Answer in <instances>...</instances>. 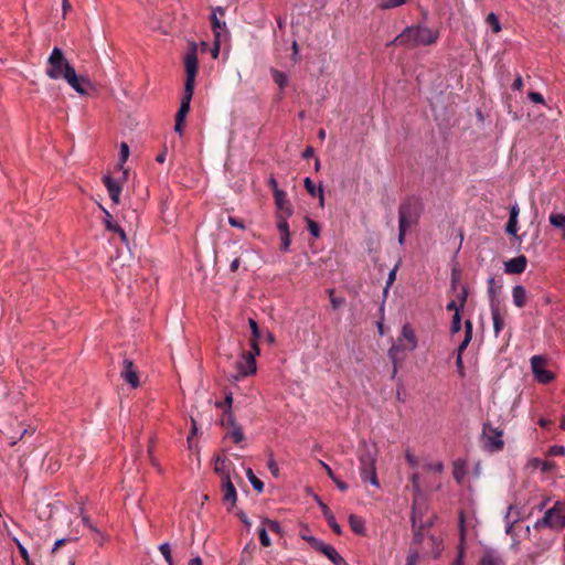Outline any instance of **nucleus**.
I'll use <instances>...</instances> for the list:
<instances>
[{
  "label": "nucleus",
  "mask_w": 565,
  "mask_h": 565,
  "mask_svg": "<svg viewBox=\"0 0 565 565\" xmlns=\"http://www.w3.org/2000/svg\"><path fill=\"white\" fill-rule=\"evenodd\" d=\"M461 330V317L459 312H456L451 321V332L457 333Z\"/></svg>",
  "instance_id": "nucleus-47"
},
{
  "label": "nucleus",
  "mask_w": 565,
  "mask_h": 565,
  "mask_svg": "<svg viewBox=\"0 0 565 565\" xmlns=\"http://www.w3.org/2000/svg\"><path fill=\"white\" fill-rule=\"evenodd\" d=\"M211 24L213 28L214 36L218 39L221 36L220 30L225 26V23H221V21L216 18L215 14L211 18Z\"/></svg>",
  "instance_id": "nucleus-41"
},
{
  "label": "nucleus",
  "mask_w": 565,
  "mask_h": 565,
  "mask_svg": "<svg viewBox=\"0 0 565 565\" xmlns=\"http://www.w3.org/2000/svg\"><path fill=\"white\" fill-rule=\"evenodd\" d=\"M280 241H281L280 249L282 252H288L289 246H290V233L280 234Z\"/></svg>",
  "instance_id": "nucleus-54"
},
{
  "label": "nucleus",
  "mask_w": 565,
  "mask_h": 565,
  "mask_svg": "<svg viewBox=\"0 0 565 565\" xmlns=\"http://www.w3.org/2000/svg\"><path fill=\"white\" fill-rule=\"evenodd\" d=\"M103 182L107 188L108 194L114 203L118 204L120 202L121 194V185L120 182L114 180L110 175H104Z\"/></svg>",
  "instance_id": "nucleus-14"
},
{
  "label": "nucleus",
  "mask_w": 565,
  "mask_h": 565,
  "mask_svg": "<svg viewBox=\"0 0 565 565\" xmlns=\"http://www.w3.org/2000/svg\"><path fill=\"white\" fill-rule=\"evenodd\" d=\"M490 310H491V317H492V321H493V330H494L495 335H498L504 327V321H503L502 317L500 316L499 306L494 300H492L490 303Z\"/></svg>",
  "instance_id": "nucleus-19"
},
{
  "label": "nucleus",
  "mask_w": 565,
  "mask_h": 565,
  "mask_svg": "<svg viewBox=\"0 0 565 565\" xmlns=\"http://www.w3.org/2000/svg\"><path fill=\"white\" fill-rule=\"evenodd\" d=\"M193 92L194 90H185L184 89V94H183V97L181 99L180 108H179V110H178V113L175 115V120L184 121L185 116L190 111V103H191V99H192V96H193Z\"/></svg>",
  "instance_id": "nucleus-17"
},
{
  "label": "nucleus",
  "mask_w": 565,
  "mask_h": 565,
  "mask_svg": "<svg viewBox=\"0 0 565 565\" xmlns=\"http://www.w3.org/2000/svg\"><path fill=\"white\" fill-rule=\"evenodd\" d=\"M467 297H468V290L465 286H462L461 288V292L459 295V300H460V307H463L465 306V302L467 300Z\"/></svg>",
  "instance_id": "nucleus-63"
},
{
  "label": "nucleus",
  "mask_w": 565,
  "mask_h": 565,
  "mask_svg": "<svg viewBox=\"0 0 565 565\" xmlns=\"http://www.w3.org/2000/svg\"><path fill=\"white\" fill-rule=\"evenodd\" d=\"M452 475L455 480L462 484L467 475L466 461H455Z\"/></svg>",
  "instance_id": "nucleus-27"
},
{
  "label": "nucleus",
  "mask_w": 565,
  "mask_h": 565,
  "mask_svg": "<svg viewBox=\"0 0 565 565\" xmlns=\"http://www.w3.org/2000/svg\"><path fill=\"white\" fill-rule=\"evenodd\" d=\"M522 87H523V79H522L521 75H518L512 84V88L520 90V89H522Z\"/></svg>",
  "instance_id": "nucleus-62"
},
{
  "label": "nucleus",
  "mask_w": 565,
  "mask_h": 565,
  "mask_svg": "<svg viewBox=\"0 0 565 565\" xmlns=\"http://www.w3.org/2000/svg\"><path fill=\"white\" fill-rule=\"evenodd\" d=\"M527 97L531 102L533 103H536V104H544L545 100H544V97L541 93H537V92H530L527 94Z\"/></svg>",
  "instance_id": "nucleus-55"
},
{
  "label": "nucleus",
  "mask_w": 565,
  "mask_h": 565,
  "mask_svg": "<svg viewBox=\"0 0 565 565\" xmlns=\"http://www.w3.org/2000/svg\"><path fill=\"white\" fill-rule=\"evenodd\" d=\"M548 222L553 227L563 231V238L565 239V214L551 213L548 216Z\"/></svg>",
  "instance_id": "nucleus-28"
},
{
  "label": "nucleus",
  "mask_w": 565,
  "mask_h": 565,
  "mask_svg": "<svg viewBox=\"0 0 565 565\" xmlns=\"http://www.w3.org/2000/svg\"><path fill=\"white\" fill-rule=\"evenodd\" d=\"M439 38L438 31L430 28L417 25L406 28L399 35H397L393 44L405 45L415 47L418 45H431Z\"/></svg>",
  "instance_id": "nucleus-2"
},
{
  "label": "nucleus",
  "mask_w": 565,
  "mask_h": 565,
  "mask_svg": "<svg viewBox=\"0 0 565 565\" xmlns=\"http://www.w3.org/2000/svg\"><path fill=\"white\" fill-rule=\"evenodd\" d=\"M305 189L311 196H317L318 188L315 185L313 181L310 178H306L303 181Z\"/></svg>",
  "instance_id": "nucleus-44"
},
{
  "label": "nucleus",
  "mask_w": 565,
  "mask_h": 565,
  "mask_svg": "<svg viewBox=\"0 0 565 565\" xmlns=\"http://www.w3.org/2000/svg\"><path fill=\"white\" fill-rule=\"evenodd\" d=\"M120 376L127 383H129L131 385V387L136 388L139 386V377H138L137 371H136L131 360H129V359L124 360Z\"/></svg>",
  "instance_id": "nucleus-13"
},
{
  "label": "nucleus",
  "mask_w": 565,
  "mask_h": 565,
  "mask_svg": "<svg viewBox=\"0 0 565 565\" xmlns=\"http://www.w3.org/2000/svg\"><path fill=\"white\" fill-rule=\"evenodd\" d=\"M460 308V305L458 306L455 300H451L446 307L448 311H454L455 313L459 312Z\"/></svg>",
  "instance_id": "nucleus-64"
},
{
  "label": "nucleus",
  "mask_w": 565,
  "mask_h": 565,
  "mask_svg": "<svg viewBox=\"0 0 565 565\" xmlns=\"http://www.w3.org/2000/svg\"><path fill=\"white\" fill-rule=\"evenodd\" d=\"M290 216H277V228L280 234H288L289 232V225H288V218Z\"/></svg>",
  "instance_id": "nucleus-36"
},
{
  "label": "nucleus",
  "mask_w": 565,
  "mask_h": 565,
  "mask_svg": "<svg viewBox=\"0 0 565 565\" xmlns=\"http://www.w3.org/2000/svg\"><path fill=\"white\" fill-rule=\"evenodd\" d=\"M547 455L548 456H565V447L563 446H552L550 447L548 451H547Z\"/></svg>",
  "instance_id": "nucleus-53"
},
{
  "label": "nucleus",
  "mask_w": 565,
  "mask_h": 565,
  "mask_svg": "<svg viewBox=\"0 0 565 565\" xmlns=\"http://www.w3.org/2000/svg\"><path fill=\"white\" fill-rule=\"evenodd\" d=\"M104 224L107 231L114 232L119 225L113 221V216L109 212L105 211Z\"/></svg>",
  "instance_id": "nucleus-46"
},
{
  "label": "nucleus",
  "mask_w": 565,
  "mask_h": 565,
  "mask_svg": "<svg viewBox=\"0 0 565 565\" xmlns=\"http://www.w3.org/2000/svg\"><path fill=\"white\" fill-rule=\"evenodd\" d=\"M222 425L231 427V431L227 435L232 438L235 444H239L244 439L242 429L235 424L234 415L232 411H224L222 417Z\"/></svg>",
  "instance_id": "nucleus-9"
},
{
  "label": "nucleus",
  "mask_w": 565,
  "mask_h": 565,
  "mask_svg": "<svg viewBox=\"0 0 565 565\" xmlns=\"http://www.w3.org/2000/svg\"><path fill=\"white\" fill-rule=\"evenodd\" d=\"M503 561L494 555L492 550H486L480 558L479 565H502Z\"/></svg>",
  "instance_id": "nucleus-24"
},
{
  "label": "nucleus",
  "mask_w": 565,
  "mask_h": 565,
  "mask_svg": "<svg viewBox=\"0 0 565 565\" xmlns=\"http://www.w3.org/2000/svg\"><path fill=\"white\" fill-rule=\"evenodd\" d=\"M268 185L270 186V189L273 190V193H274V196H276V191H281L279 188H278V183H277V180L271 177L269 180H268Z\"/></svg>",
  "instance_id": "nucleus-61"
},
{
  "label": "nucleus",
  "mask_w": 565,
  "mask_h": 565,
  "mask_svg": "<svg viewBox=\"0 0 565 565\" xmlns=\"http://www.w3.org/2000/svg\"><path fill=\"white\" fill-rule=\"evenodd\" d=\"M246 475H247V478L248 480L250 481L253 488L258 492L260 493L263 490H264V483L262 480H259L252 468H247L246 470Z\"/></svg>",
  "instance_id": "nucleus-32"
},
{
  "label": "nucleus",
  "mask_w": 565,
  "mask_h": 565,
  "mask_svg": "<svg viewBox=\"0 0 565 565\" xmlns=\"http://www.w3.org/2000/svg\"><path fill=\"white\" fill-rule=\"evenodd\" d=\"M487 23L489 24V26L491 28V30L494 33H499L501 31L500 21H499L498 17L494 13L488 14Z\"/></svg>",
  "instance_id": "nucleus-34"
},
{
  "label": "nucleus",
  "mask_w": 565,
  "mask_h": 565,
  "mask_svg": "<svg viewBox=\"0 0 565 565\" xmlns=\"http://www.w3.org/2000/svg\"><path fill=\"white\" fill-rule=\"evenodd\" d=\"M419 216V203L416 199H407L398 209V242L403 244L406 232L416 224Z\"/></svg>",
  "instance_id": "nucleus-3"
},
{
  "label": "nucleus",
  "mask_w": 565,
  "mask_h": 565,
  "mask_svg": "<svg viewBox=\"0 0 565 565\" xmlns=\"http://www.w3.org/2000/svg\"><path fill=\"white\" fill-rule=\"evenodd\" d=\"M456 366H457L460 375L463 376L465 372H463V363H462V355L461 354H457Z\"/></svg>",
  "instance_id": "nucleus-60"
},
{
  "label": "nucleus",
  "mask_w": 565,
  "mask_h": 565,
  "mask_svg": "<svg viewBox=\"0 0 565 565\" xmlns=\"http://www.w3.org/2000/svg\"><path fill=\"white\" fill-rule=\"evenodd\" d=\"M318 552L324 554L334 565L347 564L343 557L331 545L323 544Z\"/></svg>",
  "instance_id": "nucleus-23"
},
{
  "label": "nucleus",
  "mask_w": 565,
  "mask_h": 565,
  "mask_svg": "<svg viewBox=\"0 0 565 565\" xmlns=\"http://www.w3.org/2000/svg\"><path fill=\"white\" fill-rule=\"evenodd\" d=\"M213 470L221 479L231 476V468L226 465V461H215Z\"/></svg>",
  "instance_id": "nucleus-31"
},
{
  "label": "nucleus",
  "mask_w": 565,
  "mask_h": 565,
  "mask_svg": "<svg viewBox=\"0 0 565 565\" xmlns=\"http://www.w3.org/2000/svg\"><path fill=\"white\" fill-rule=\"evenodd\" d=\"M411 519H412L413 529L418 527L419 526L418 521H420V515L417 513L415 507H413Z\"/></svg>",
  "instance_id": "nucleus-58"
},
{
  "label": "nucleus",
  "mask_w": 565,
  "mask_h": 565,
  "mask_svg": "<svg viewBox=\"0 0 565 565\" xmlns=\"http://www.w3.org/2000/svg\"><path fill=\"white\" fill-rule=\"evenodd\" d=\"M249 327L252 330V339H258L259 338V328L257 322L254 319H249Z\"/></svg>",
  "instance_id": "nucleus-56"
},
{
  "label": "nucleus",
  "mask_w": 565,
  "mask_h": 565,
  "mask_svg": "<svg viewBox=\"0 0 565 565\" xmlns=\"http://www.w3.org/2000/svg\"><path fill=\"white\" fill-rule=\"evenodd\" d=\"M402 335L405 340V344H403V348L405 350H414L417 347L416 335L414 333V330L408 326H404L402 329Z\"/></svg>",
  "instance_id": "nucleus-22"
},
{
  "label": "nucleus",
  "mask_w": 565,
  "mask_h": 565,
  "mask_svg": "<svg viewBox=\"0 0 565 565\" xmlns=\"http://www.w3.org/2000/svg\"><path fill=\"white\" fill-rule=\"evenodd\" d=\"M300 536L302 540L308 542L311 545V547H313L316 551H319L324 544L323 542L319 541L312 535L301 534Z\"/></svg>",
  "instance_id": "nucleus-40"
},
{
  "label": "nucleus",
  "mask_w": 565,
  "mask_h": 565,
  "mask_svg": "<svg viewBox=\"0 0 565 565\" xmlns=\"http://www.w3.org/2000/svg\"><path fill=\"white\" fill-rule=\"evenodd\" d=\"M563 505L559 502H556L553 508L548 509L543 519L542 523L555 529L562 530L565 527V514L562 512Z\"/></svg>",
  "instance_id": "nucleus-5"
},
{
  "label": "nucleus",
  "mask_w": 565,
  "mask_h": 565,
  "mask_svg": "<svg viewBox=\"0 0 565 565\" xmlns=\"http://www.w3.org/2000/svg\"><path fill=\"white\" fill-rule=\"evenodd\" d=\"M221 490L223 492V502L230 503L231 508H234L237 502V493L235 486L232 481V476H225L222 478Z\"/></svg>",
  "instance_id": "nucleus-10"
},
{
  "label": "nucleus",
  "mask_w": 565,
  "mask_h": 565,
  "mask_svg": "<svg viewBox=\"0 0 565 565\" xmlns=\"http://www.w3.org/2000/svg\"><path fill=\"white\" fill-rule=\"evenodd\" d=\"M275 204L277 207L276 216H291L294 207L287 198L285 191H276Z\"/></svg>",
  "instance_id": "nucleus-11"
},
{
  "label": "nucleus",
  "mask_w": 565,
  "mask_h": 565,
  "mask_svg": "<svg viewBox=\"0 0 565 565\" xmlns=\"http://www.w3.org/2000/svg\"><path fill=\"white\" fill-rule=\"evenodd\" d=\"M15 542H17L20 555L23 558V561L25 562V565H34L29 556L28 550L18 540H15Z\"/></svg>",
  "instance_id": "nucleus-45"
},
{
  "label": "nucleus",
  "mask_w": 565,
  "mask_h": 565,
  "mask_svg": "<svg viewBox=\"0 0 565 565\" xmlns=\"http://www.w3.org/2000/svg\"><path fill=\"white\" fill-rule=\"evenodd\" d=\"M228 223L234 226V227H237L239 230H244L245 228V224L243 222V220H239L237 217H234V216H230L228 217Z\"/></svg>",
  "instance_id": "nucleus-57"
},
{
  "label": "nucleus",
  "mask_w": 565,
  "mask_h": 565,
  "mask_svg": "<svg viewBox=\"0 0 565 565\" xmlns=\"http://www.w3.org/2000/svg\"><path fill=\"white\" fill-rule=\"evenodd\" d=\"M316 501L318 502L326 520L328 521L330 527L333 530V532L338 535H340L342 533L341 531V526L338 524V522L335 521V518L333 515V513L331 512V510L328 508V505L326 503H323L320 498L318 495H316Z\"/></svg>",
  "instance_id": "nucleus-16"
},
{
  "label": "nucleus",
  "mask_w": 565,
  "mask_h": 565,
  "mask_svg": "<svg viewBox=\"0 0 565 565\" xmlns=\"http://www.w3.org/2000/svg\"><path fill=\"white\" fill-rule=\"evenodd\" d=\"M79 513L82 515L83 523L87 525L88 529L92 530L93 532L99 533L98 529L90 522L89 518L84 514V502H81Z\"/></svg>",
  "instance_id": "nucleus-42"
},
{
  "label": "nucleus",
  "mask_w": 565,
  "mask_h": 565,
  "mask_svg": "<svg viewBox=\"0 0 565 565\" xmlns=\"http://www.w3.org/2000/svg\"><path fill=\"white\" fill-rule=\"evenodd\" d=\"M328 292H329V297H330V303L333 309H338L344 305V302H345L344 298L335 297L333 289H329Z\"/></svg>",
  "instance_id": "nucleus-37"
},
{
  "label": "nucleus",
  "mask_w": 565,
  "mask_h": 565,
  "mask_svg": "<svg viewBox=\"0 0 565 565\" xmlns=\"http://www.w3.org/2000/svg\"><path fill=\"white\" fill-rule=\"evenodd\" d=\"M263 523L266 524L271 532L282 535V529L278 521L264 519Z\"/></svg>",
  "instance_id": "nucleus-39"
},
{
  "label": "nucleus",
  "mask_w": 565,
  "mask_h": 565,
  "mask_svg": "<svg viewBox=\"0 0 565 565\" xmlns=\"http://www.w3.org/2000/svg\"><path fill=\"white\" fill-rule=\"evenodd\" d=\"M424 527H425V525L420 522L418 527L413 529L414 530V543H416V544H422L423 543V540H424L423 530H424Z\"/></svg>",
  "instance_id": "nucleus-48"
},
{
  "label": "nucleus",
  "mask_w": 565,
  "mask_h": 565,
  "mask_svg": "<svg viewBox=\"0 0 565 565\" xmlns=\"http://www.w3.org/2000/svg\"><path fill=\"white\" fill-rule=\"evenodd\" d=\"M159 550H160L161 554L163 555L164 559L167 561L168 565H173L171 547H170L169 543H162L159 546Z\"/></svg>",
  "instance_id": "nucleus-38"
},
{
  "label": "nucleus",
  "mask_w": 565,
  "mask_h": 565,
  "mask_svg": "<svg viewBox=\"0 0 565 565\" xmlns=\"http://www.w3.org/2000/svg\"><path fill=\"white\" fill-rule=\"evenodd\" d=\"M238 374L234 376L235 380L248 376L256 372V361L253 353H243L242 359L236 362Z\"/></svg>",
  "instance_id": "nucleus-8"
},
{
  "label": "nucleus",
  "mask_w": 565,
  "mask_h": 565,
  "mask_svg": "<svg viewBox=\"0 0 565 565\" xmlns=\"http://www.w3.org/2000/svg\"><path fill=\"white\" fill-rule=\"evenodd\" d=\"M184 67L186 73L184 89L194 90L195 77L198 74V56L195 43L191 44V47L184 57Z\"/></svg>",
  "instance_id": "nucleus-4"
},
{
  "label": "nucleus",
  "mask_w": 565,
  "mask_h": 565,
  "mask_svg": "<svg viewBox=\"0 0 565 565\" xmlns=\"http://www.w3.org/2000/svg\"><path fill=\"white\" fill-rule=\"evenodd\" d=\"M406 0H384L381 4L383 9H392L402 6Z\"/></svg>",
  "instance_id": "nucleus-51"
},
{
  "label": "nucleus",
  "mask_w": 565,
  "mask_h": 565,
  "mask_svg": "<svg viewBox=\"0 0 565 565\" xmlns=\"http://www.w3.org/2000/svg\"><path fill=\"white\" fill-rule=\"evenodd\" d=\"M529 467L540 469L543 473L551 472L555 469L554 461H531Z\"/></svg>",
  "instance_id": "nucleus-29"
},
{
  "label": "nucleus",
  "mask_w": 565,
  "mask_h": 565,
  "mask_svg": "<svg viewBox=\"0 0 565 565\" xmlns=\"http://www.w3.org/2000/svg\"><path fill=\"white\" fill-rule=\"evenodd\" d=\"M546 360L542 355H533L531 358V369L535 379L542 383L547 384L554 380V374L545 369Z\"/></svg>",
  "instance_id": "nucleus-6"
},
{
  "label": "nucleus",
  "mask_w": 565,
  "mask_h": 565,
  "mask_svg": "<svg viewBox=\"0 0 565 565\" xmlns=\"http://www.w3.org/2000/svg\"><path fill=\"white\" fill-rule=\"evenodd\" d=\"M233 404L232 393L226 394L224 402L216 403V406L224 408V411H231Z\"/></svg>",
  "instance_id": "nucleus-50"
},
{
  "label": "nucleus",
  "mask_w": 565,
  "mask_h": 565,
  "mask_svg": "<svg viewBox=\"0 0 565 565\" xmlns=\"http://www.w3.org/2000/svg\"><path fill=\"white\" fill-rule=\"evenodd\" d=\"M513 303L518 308H523L526 305L527 292L521 285H516L512 289Z\"/></svg>",
  "instance_id": "nucleus-21"
},
{
  "label": "nucleus",
  "mask_w": 565,
  "mask_h": 565,
  "mask_svg": "<svg viewBox=\"0 0 565 565\" xmlns=\"http://www.w3.org/2000/svg\"><path fill=\"white\" fill-rule=\"evenodd\" d=\"M349 524L354 533H356L358 535H365L364 521L360 516L355 514H350Z\"/></svg>",
  "instance_id": "nucleus-25"
},
{
  "label": "nucleus",
  "mask_w": 565,
  "mask_h": 565,
  "mask_svg": "<svg viewBox=\"0 0 565 565\" xmlns=\"http://www.w3.org/2000/svg\"><path fill=\"white\" fill-rule=\"evenodd\" d=\"M463 540H465V530H463V527H461V543L458 547V554H457V558H456L454 565H465L463 564V558H465Z\"/></svg>",
  "instance_id": "nucleus-35"
},
{
  "label": "nucleus",
  "mask_w": 565,
  "mask_h": 565,
  "mask_svg": "<svg viewBox=\"0 0 565 565\" xmlns=\"http://www.w3.org/2000/svg\"><path fill=\"white\" fill-rule=\"evenodd\" d=\"M487 282H488V294L490 297V302L492 300H494L498 303V301L495 299V279H494V277H490Z\"/></svg>",
  "instance_id": "nucleus-49"
},
{
  "label": "nucleus",
  "mask_w": 565,
  "mask_h": 565,
  "mask_svg": "<svg viewBox=\"0 0 565 565\" xmlns=\"http://www.w3.org/2000/svg\"><path fill=\"white\" fill-rule=\"evenodd\" d=\"M307 225H308V231L310 232V234L313 237H319L320 236V227H319V224L317 222H315L311 218L307 217Z\"/></svg>",
  "instance_id": "nucleus-43"
},
{
  "label": "nucleus",
  "mask_w": 565,
  "mask_h": 565,
  "mask_svg": "<svg viewBox=\"0 0 565 565\" xmlns=\"http://www.w3.org/2000/svg\"><path fill=\"white\" fill-rule=\"evenodd\" d=\"M471 339H472V322L470 320H466V322H465V339L458 347L457 354L462 355L463 351L470 343Z\"/></svg>",
  "instance_id": "nucleus-26"
},
{
  "label": "nucleus",
  "mask_w": 565,
  "mask_h": 565,
  "mask_svg": "<svg viewBox=\"0 0 565 565\" xmlns=\"http://www.w3.org/2000/svg\"><path fill=\"white\" fill-rule=\"evenodd\" d=\"M273 79L281 89L285 88L288 82L287 76L277 70L273 71Z\"/></svg>",
  "instance_id": "nucleus-33"
},
{
  "label": "nucleus",
  "mask_w": 565,
  "mask_h": 565,
  "mask_svg": "<svg viewBox=\"0 0 565 565\" xmlns=\"http://www.w3.org/2000/svg\"><path fill=\"white\" fill-rule=\"evenodd\" d=\"M520 209L518 204H513L510 207V216L505 226V231L510 235H516L518 233V217H519Z\"/></svg>",
  "instance_id": "nucleus-18"
},
{
  "label": "nucleus",
  "mask_w": 565,
  "mask_h": 565,
  "mask_svg": "<svg viewBox=\"0 0 565 565\" xmlns=\"http://www.w3.org/2000/svg\"><path fill=\"white\" fill-rule=\"evenodd\" d=\"M46 75L52 79L64 78L81 95L87 94V87L90 85L87 78L77 76L75 68L58 47H54L51 52L47 60Z\"/></svg>",
  "instance_id": "nucleus-1"
},
{
  "label": "nucleus",
  "mask_w": 565,
  "mask_h": 565,
  "mask_svg": "<svg viewBox=\"0 0 565 565\" xmlns=\"http://www.w3.org/2000/svg\"><path fill=\"white\" fill-rule=\"evenodd\" d=\"M259 541L263 546H265V547L270 546V539L267 534L266 527H262L259 530Z\"/></svg>",
  "instance_id": "nucleus-52"
},
{
  "label": "nucleus",
  "mask_w": 565,
  "mask_h": 565,
  "mask_svg": "<svg viewBox=\"0 0 565 565\" xmlns=\"http://www.w3.org/2000/svg\"><path fill=\"white\" fill-rule=\"evenodd\" d=\"M484 447L490 450L503 448L502 431L493 428L490 424L483 425Z\"/></svg>",
  "instance_id": "nucleus-7"
},
{
  "label": "nucleus",
  "mask_w": 565,
  "mask_h": 565,
  "mask_svg": "<svg viewBox=\"0 0 565 565\" xmlns=\"http://www.w3.org/2000/svg\"><path fill=\"white\" fill-rule=\"evenodd\" d=\"M268 469L271 472V475L277 478L279 475V467L277 461H268Z\"/></svg>",
  "instance_id": "nucleus-59"
},
{
  "label": "nucleus",
  "mask_w": 565,
  "mask_h": 565,
  "mask_svg": "<svg viewBox=\"0 0 565 565\" xmlns=\"http://www.w3.org/2000/svg\"><path fill=\"white\" fill-rule=\"evenodd\" d=\"M129 157V147L126 142H121L120 145V162L118 163V168L122 170V180L127 178V170H124V163Z\"/></svg>",
  "instance_id": "nucleus-30"
},
{
  "label": "nucleus",
  "mask_w": 565,
  "mask_h": 565,
  "mask_svg": "<svg viewBox=\"0 0 565 565\" xmlns=\"http://www.w3.org/2000/svg\"><path fill=\"white\" fill-rule=\"evenodd\" d=\"M361 478L363 481H370L374 487L380 488V482L376 476L374 461H362Z\"/></svg>",
  "instance_id": "nucleus-15"
},
{
  "label": "nucleus",
  "mask_w": 565,
  "mask_h": 565,
  "mask_svg": "<svg viewBox=\"0 0 565 565\" xmlns=\"http://www.w3.org/2000/svg\"><path fill=\"white\" fill-rule=\"evenodd\" d=\"M527 266V258L524 255L511 258L504 263V271L510 275L524 273Z\"/></svg>",
  "instance_id": "nucleus-12"
},
{
  "label": "nucleus",
  "mask_w": 565,
  "mask_h": 565,
  "mask_svg": "<svg viewBox=\"0 0 565 565\" xmlns=\"http://www.w3.org/2000/svg\"><path fill=\"white\" fill-rule=\"evenodd\" d=\"M39 467L34 469L38 471L39 476L43 475H54L61 467L58 461H36Z\"/></svg>",
  "instance_id": "nucleus-20"
}]
</instances>
